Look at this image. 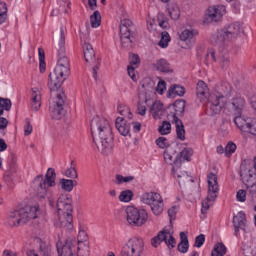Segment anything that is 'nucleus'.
I'll return each mask as SVG.
<instances>
[{
    "label": "nucleus",
    "instance_id": "1",
    "mask_svg": "<svg viewBox=\"0 0 256 256\" xmlns=\"http://www.w3.org/2000/svg\"><path fill=\"white\" fill-rule=\"evenodd\" d=\"M67 28L61 26L56 39L58 41L57 48V65L53 72L49 74L48 87L50 91H56L55 97L52 98L50 102V115L52 119H63V115H65V101L67 97L65 96V92L61 90V85L65 83V80L69 77L70 68H69V60L65 56V33Z\"/></svg>",
    "mask_w": 256,
    "mask_h": 256
},
{
    "label": "nucleus",
    "instance_id": "2",
    "mask_svg": "<svg viewBox=\"0 0 256 256\" xmlns=\"http://www.w3.org/2000/svg\"><path fill=\"white\" fill-rule=\"evenodd\" d=\"M92 139L102 155H109L113 151V130L109 121L96 116L91 124Z\"/></svg>",
    "mask_w": 256,
    "mask_h": 256
},
{
    "label": "nucleus",
    "instance_id": "3",
    "mask_svg": "<svg viewBox=\"0 0 256 256\" xmlns=\"http://www.w3.org/2000/svg\"><path fill=\"white\" fill-rule=\"evenodd\" d=\"M53 207H56L58 211L57 227L73 231V198L71 194H61Z\"/></svg>",
    "mask_w": 256,
    "mask_h": 256
},
{
    "label": "nucleus",
    "instance_id": "4",
    "mask_svg": "<svg viewBox=\"0 0 256 256\" xmlns=\"http://www.w3.org/2000/svg\"><path fill=\"white\" fill-rule=\"evenodd\" d=\"M231 106L234 117V123L244 133L246 131H252L256 133V118L245 117L243 115V109H245V98L241 96H236L231 100ZM251 127L252 130H251Z\"/></svg>",
    "mask_w": 256,
    "mask_h": 256
},
{
    "label": "nucleus",
    "instance_id": "5",
    "mask_svg": "<svg viewBox=\"0 0 256 256\" xmlns=\"http://www.w3.org/2000/svg\"><path fill=\"white\" fill-rule=\"evenodd\" d=\"M56 178L57 174L55 173V169L49 168L45 178H43V175H38L34 179V184L38 187L37 196L39 199H48L50 207H55V198H53V194L49 188L55 187Z\"/></svg>",
    "mask_w": 256,
    "mask_h": 256
},
{
    "label": "nucleus",
    "instance_id": "6",
    "mask_svg": "<svg viewBox=\"0 0 256 256\" xmlns=\"http://www.w3.org/2000/svg\"><path fill=\"white\" fill-rule=\"evenodd\" d=\"M37 206H25L20 209L10 210L7 213L5 223L8 227L26 225L32 219H37Z\"/></svg>",
    "mask_w": 256,
    "mask_h": 256
},
{
    "label": "nucleus",
    "instance_id": "7",
    "mask_svg": "<svg viewBox=\"0 0 256 256\" xmlns=\"http://www.w3.org/2000/svg\"><path fill=\"white\" fill-rule=\"evenodd\" d=\"M240 34L241 25L239 23H234L215 32L211 37V43L212 45H217V47H224L227 43L235 41Z\"/></svg>",
    "mask_w": 256,
    "mask_h": 256
},
{
    "label": "nucleus",
    "instance_id": "8",
    "mask_svg": "<svg viewBox=\"0 0 256 256\" xmlns=\"http://www.w3.org/2000/svg\"><path fill=\"white\" fill-rule=\"evenodd\" d=\"M229 95H231V85L227 83L221 85L218 94H212L208 99V113L219 115L221 109L225 107Z\"/></svg>",
    "mask_w": 256,
    "mask_h": 256
},
{
    "label": "nucleus",
    "instance_id": "9",
    "mask_svg": "<svg viewBox=\"0 0 256 256\" xmlns=\"http://www.w3.org/2000/svg\"><path fill=\"white\" fill-rule=\"evenodd\" d=\"M177 146L175 148H168L164 151V161L169 163L172 167V175L177 173V169L181 167V163L184 161H191V157L193 156L192 148H184L180 153L177 154Z\"/></svg>",
    "mask_w": 256,
    "mask_h": 256
},
{
    "label": "nucleus",
    "instance_id": "10",
    "mask_svg": "<svg viewBox=\"0 0 256 256\" xmlns=\"http://www.w3.org/2000/svg\"><path fill=\"white\" fill-rule=\"evenodd\" d=\"M172 109L173 112L168 114L167 119L175 124L177 139L185 141V126L183 125V121L179 119L185 113V101L176 100L172 105Z\"/></svg>",
    "mask_w": 256,
    "mask_h": 256
},
{
    "label": "nucleus",
    "instance_id": "11",
    "mask_svg": "<svg viewBox=\"0 0 256 256\" xmlns=\"http://www.w3.org/2000/svg\"><path fill=\"white\" fill-rule=\"evenodd\" d=\"M120 41L124 49H131L135 41V26L124 12L120 20Z\"/></svg>",
    "mask_w": 256,
    "mask_h": 256
},
{
    "label": "nucleus",
    "instance_id": "12",
    "mask_svg": "<svg viewBox=\"0 0 256 256\" xmlns=\"http://www.w3.org/2000/svg\"><path fill=\"white\" fill-rule=\"evenodd\" d=\"M208 178V195L204 201H202L201 213L202 215H206L207 211L213 203H215V199H217V193H219V184L217 183V176L214 173H210L207 176Z\"/></svg>",
    "mask_w": 256,
    "mask_h": 256
},
{
    "label": "nucleus",
    "instance_id": "13",
    "mask_svg": "<svg viewBox=\"0 0 256 256\" xmlns=\"http://www.w3.org/2000/svg\"><path fill=\"white\" fill-rule=\"evenodd\" d=\"M140 201L145 205H149L152 213L155 215H161L165 204L163 203V197L157 192H145L141 195Z\"/></svg>",
    "mask_w": 256,
    "mask_h": 256
},
{
    "label": "nucleus",
    "instance_id": "14",
    "mask_svg": "<svg viewBox=\"0 0 256 256\" xmlns=\"http://www.w3.org/2000/svg\"><path fill=\"white\" fill-rule=\"evenodd\" d=\"M126 221L132 227H143L147 223V211L137 209L135 206H128L125 209Z\"/></svg>",
    "mask_w": 256,
    "mask_h": 256
},
{
    "label": "nucleus",
    "instance_id": "15",
    "mask_svg": "<svg viewBox=\"0 0 256 256\" xmlns=\"http://www.w3.org/2000/svg\"><path fill=\"white\" fill-rule=\"evenodd\" d=\"M145 249V242L141 238H131L122 247L120 256H141Z\"/></svg>",
    "mask_w": 256,
    "mask_h": 256
},
{
    "label": "nucleus",
    "instance_id": "16",
    "mask_svg": "<svg viewBox=\"0 0 256 256\" xmlns=\"http://www.w3.org/2000/svg\"><path fill=\"white\" fill-rule=\"evenodd\" d=\"M163 241L168 249H175V245H177V241L173 237V234L167 229L160 231L157 236L152 238L151 243L153 247H159Z\"/></svg>",
    "mask_w": 256,
    "mask_h": 256
},
{
    "label": "nucleus",
    "instance_id": "17",
    "mask_svg": "<svg viewBox=\"0 0 256 256\" xmlns=\"http://www.w3.org/2000/svg\"><path fill=\"white\" fill-rule=\"evenodd\" d=\"M206 59L208 61H213L214 63H219L222 69H229V65H231V58L229 57V54L219 53L217 55L213 48L208 49Z\"/></svg>",
    "mask_w": 256,
    "mask_h": 256
},
{
    "label": "nucleus",
    "instance_id": "18",
    "mask_svg": "<svg viewBox=\"0 0 256 256\" xmlns=\"http://www.w3.org/2000/svg\"><path fill=\"white\" fill-rule=\"evenodd\" d=\"M223 15H225V6H210L207 9L205 20L207 21V23H217L220 19L223 18Z\"/></svg>",
    "mask_w": 256,
    "mask_h": 256
},
{
    "label": "nucleus",
    "instance_id": "19",
    "mask_svg": "<svg viewBox=\"0 0 256 256\" xmlns=\"http://www.w3.org/2000/svg\"><path fill=\"white\" fill-rule=\"evenodd\" d=\"M233 225L234 235L235 237H239V229L245 231V227H247V218L243 211L238 212V214L233 217Z\"/></svg>",
    "mask_w": 256,
    "mask_h": 256
},
{
    "label": "nucleus",
    "instance_id": "20",
    "mask_svg": "<svg viewBox=\"0 0 256 256\" xmlns=\"http://www.w3.org/2000/svg\"><path fill=\"white\" fill-rule=\"evenodd\" d=\"M155 95V84H143L142 89L139 92V99L140 101H144V103H147L149 99H151L152 96Z\"/></svg>",
    "mask_w": 256,
    "mask_h": 256
},
{
    "label": "nucleus",
    "instance_id": "21",
    "mask_svg": "<svg viewBox=\"0 0 256 256\" xmlns=\"http://www.w3.org/2000/svg\"><path fill=\"white\" fill-rule=\"evenodd\" d=\"M30 107L32 111L41 109V90L32 88Z\"/></svg>",
    "mask_w": 256,
    "mask_h": 256
},
{
    "label": "nucleus",
    "instance_id": "22",
    "mask_svg": "<svg viewBox=\"0 0 256 256\" xmlns=\"http://www.w3.org/2000/svg\"><path fill=\"white\" fill-rule=\"evenodd\" d=\"M116 129L119 131L120 135H123V137H127L131 131V127L129 124H127V121L123 117L116 118Z\"/></svg>",
    "mask_w": 256,
    "mask_h": 256
},
{
    "label": "nucleus",
    "instance_id": "23",
    "mask_svg": "<svg viewBox=\"0 0 256 256\" xmlns=\"http://www.w3.org/2000/svg\"><path fill=\"white\" fill-rule=\"evenodd\" d=\"M75 245H77L75 240H66L65 245L61 248L60 256H75Z\"/></svg>",
    "mask_w": 256,
    "mask_h": 256
},
{
    "label": "nucleus",
    "instance_id": "24",
    "mask_svg": "<svg viewBox=\"0 0 256 256\" xmlns=\"http://www.w3.org/2000/svg\"><path fill=\"white\" fill-rule=\"evenodd\" d=\"M256 173L253 172V170L249 169L248 171H241L240 172V176L242 178L243 183H245V185L247 187H253V185H255V177Z\"/></svg>",
    "mask_w": 256,
    "mask_h": 256
},
{
    "label": "nucleus",
    "instance_id": "25",
    "mask_svg": "<svg viewBox=\"0 0 256 256\" xmlns=\"http://www.w3.org/2000/svg\"><path fill=\"white\" fill-rule=\"evenodd\" d=\"M154 69H156V71H160V73H172L173 70H171V65L169 64V62L166 59H159L156 62H154L153 64Z\"/></svg>",
    "mask_w": 256,
    "mask_h": 256
},
{
    "label": "nucleus",
    "instance_id": "26",
    "mask_svg": "<svg viewBox=\"0 0 256 256\" xmlns=\"http://www.w3.org/2000/svg\"><path fill=\"white\" fill-rule=\"evenodd\" d=\"M82 47L86 63H93L95 61V50L93 46L85 42Z\"/></svg>",
    "mask_w": 256,
    "mask_h": 256
},
{
    "label": "nucleus",
    "instance_id": "27",
    "mask_svg": "<svg viewBox=\"0 0 256 256\" xmlns=\"http://www.w3.org/2000/svg\"><path fill=\"white\" fill-rule=\"evenodd\" d=\"M198 32L193 29H185L180 33V39L181 41H184L188 45H191V43H194V38L197 36Z\"/></svg>",
    "mask_w": 256,
    "mask_h": 256
},
{
    "label": "nucleus",
    "instance_id": "28",
    "mask_svg": "<svg viewBox=\"0 0 256 256\" xmlns=\"http://www.w3.org/2000/svg\"><path fill=\"white\" fill-rule=\"evenodd\" d=\"M150 113H152V117H154V119H161L164 113L163 103L160 101L154 102L150 108Z\"/></svg>",
    "mask_w": 256,
    "mask_h": 256
},
{
    "label": "nucleus",
    "instance_id": "29",
    "mask_svg": "<svg viewBox=\"0 0 256 256\" xmlns=\"http://www.w3.org/2000/svg\"><path fill=\"white\" fill-rule=\"evenodd\" d=\"M17 173V168L12 167L5 171L4 173V181L8 187H13V179H15V175Z\"/></svg>",
    "mask_w": 256,
    "mask_h": 256
},
{
    "label": "nucleus",
    "instance_id": "30",
    "mask_svg": "<svg viewBox=\"0 0 256 256\" xmlns=\"http://www.w3.org/2000/svg\"><path fill=\"white\" fill-rule=\"evenodd\" d=\"M175 95L183 97L185 95V88L177 84L172 85L167 92V97H175Z\"/></svg>",
    "mask_w": 256,
    "mask_h": 256
},
{
    "label": "nucleus",
    "instance_id": "31",
    "mask_svg": "<svg viewBox=\"0 0 256 256\" xmlns=\"http://www.w3.org/2000/svg\"><path fill=\"white\" fill-rule=\"evenodd\" d=\"M180 243L178 244V251L180 253H187L189 251V239L185 232H180Z\"/></svg>",
    "mask_w": 256,
    "mask_h": 256
},
{
    "label": "nucleus",
    "instance_id": "32",
    "mask_svg": "<svg viewBox=\"0 0 256 256\" xmlns=\"http://www.w3.org/2000/svg\"><path fill=\"white\" fill-rule=\"evenodd\" d=\"M208 88L207 84L203 80L198 81L197 86H196V95L200 99H203V97H207L208 93Z\"/></svg>",
    "mask_w": 256,
    "mask_h": 256
},
{
    "label": "nucleus",
    "instance_id": "33",
    "mask_svg": "<svg viewBox=\"0 0 256 256\" xmlns=\"http://www.w3.org/2000/svg\"><path fill=\"white\" fill-rule=\"evenodd\" d=\"M74 181L71 179H65L62 178L59 181V185L63 191H66L67 193H71L73 191V187H75V184H73Z\"/></svg>",
    "mask_w": 256,
    "mask_h": 256
},
{
    "label": "nucleus",
    "instance_id": "34",
    "mask_svg": "<svg viewBox=\"0 0 256 256\" xmlns=\"http://www.w3.org/2000/svg\"><path fill=\"white\" fill-rule=\"evenodd\" d=\"M90 23L93 29H97L101 25V13L99 11H94V13L90 16Z\"/></svg>",
    "mask_w": 256,
    "mask_h": 256
},
{
    "label": "nucleus",
    "instance_id": "35",
    "mask_svg": "<svg viewBox=\"0 0 256 256\" xmlns=\"http://www.w3.org/2000/svg\"><path fill=\"white\" fill-rule=\"evenodd\" d=\"M171 41V36H169V32L164 31L161 33V39L158 42L159 47L162 49H167L169 47V42Z\"/></svg>",
    "mask_w": 256,
    "mask_h": 256
},
{
    "label": "nucleus",
    "instance_id": "36",
    "mask_svg": "<svg viewBox=\"0 0 256 256\" xmlns=\"http://www.w3.org/2000/svg\"><path fill=\"white\" fill-rule=\"evenodd\" d=\"M179 185H186V183H193V178L187 172H180L177 174Z\"/></svg>",
    "mask_w": 256,
    "mask_h": 256
},
{
    "label": "nucleus",
    "instance_id": "37",
    "mask_svg": "<svg viewBox=\"0 0 256 256\" xmlns=\"http://www.w3.org/2000/svg\"><path fill=\"white\" fill-rule=\"evenodd\" d=\"M168 15L173 21H177L179 17H181V11L179 10V6L172 5L168 8Z\"/></svg>",
    "mask_w": 256,
    "mask_h": 256
},
{
    "label": "nucleus",
    "instance_id": "38",
    "mask_svg": "<svg viewBox=\"0 0 256 256\" xmlns=\"http://www.w3.org/2000/svg\"><path fill=\"white\" fill-rule=\"evenodd\" d=\"M227 254V247L225 244L218 243L215 245L214 250L212 251V256H225Z\"/></svg>",
    "mask_w": 256,
    "mask_h": 256
},
{
    "label": "nucleus",
    "instance_id": "39",
    "mask_svg": "<svg viewBox=\"0 0 256 256\" xmlns=\"http://www.w3.org/2000/svg\"><path fill=\"white\" fill-rule=\"evenodd\" d=\"M157 23L162 29H169V20L165 17L164 13H158Z\"/></svg>",
    "mask_w": 256,
    "mask_h": 256
},
{
    "label": "nucleus",
    "instance_id": "40",
    "mask_svg": "<svg viewBox=\"0 0 256 256\" xmlns=\"http://www.w3.org/2000/svg\"><path fill=\"white\" fill-rule=\"evenodd\" d=\"M156 145H158L160 149H175V147H171V143H169V140L165 137L156 139Z\"/></svg>",
    "mask_w": 256,
    "mask_h": 256
},
{
    "label": "nucleus",
    "instance_id": "41",
    "mask_svg": "<svg viewBox=\"0 0 256 256\" xmlns=\"http://www.w3.org/2000/svg\"><path fill=\"white\" fill-rule=\"evenodd\" d=\"M158 131L160 135H169V133H171V122L163 121L162 125L159 126Z\"/></svg>",
    "mask_w": 256,
    "mask_h": 256
},
{
    "label": "nucleus",
    "instance_id": "42",
    "mask_svg": "<svg viewBox=\"0 0 256 256\" xmlns=\"http://www.w3.org/2000/svg\"><path fill=\"white\" fill-rule=\"evenodd\" d=\"M131 199H133V191L131 190L122 191L119 195V201H122L123 203H129Z\"/></svg>",
    "mask_w": 256,
    "mask_h": 256
},
{
    "label": "nucleus",
    "instance_id": "43",
    "mask_svg": "<svg viewBox=\"0 0 256 256\" xmlns=\"http://www.w3.org/2000/svg\"><path fill=\"white\" fill-rule=\"evenodd\" d=\"M235 151H237V145L233 142H229L225 147L226 157H231Z\"/></svg>",
    "mask_w": 256,
    "mask_h": 256
},
{
    "label": "nucleus",
    "instance_id": "44",
    "mask_svg": "<svg viewBox=\"0 0 256 256\" xmlns=\"http://www.w3.org/2000/svg\"><path fill=\"white\" fill-rule=\"evenodd\" d=\"M130 67H139L141 60L139 59V55L131 53L129 56Z\"/></svg>",
    "mask_w": 256,
    "mask_h": 256
},
{
    "label": "nucleus",
    "instance_id": "45",
    "mask_svg": "<svg viewBox=\"0 0 256 256\" xmlns=\"http://www.w3.org/2000/svg\"><path fill=\"white\" fill-rule=\"evenodd\" d=\"M0 107L5 111H11V99L0 97Z\"/></svg>",
    "mask_w": 256,
    "mask_h": 256
},
{
    "label": "nucleus",
    "instance_id": "46",
    "mask_svg": "<svg viewBox=\"0 0 256 256\" xmlns=\"http://www.w3.org/2000/svg\"><path fill=\"white\" fill-rule=\"evenodd\" d=\"M39 256H51V249L45 243L40 244Z\"/></svg>",
    "mask_w": 256,
    "mask_h": 256
},
{
    "label": "nucleus",
    "instance_id": "47",
    "mask_svg": "<svg viewBox=\"0 0 256 256\" xmlns=\"http://www.w3.org/2000/svg\"><path fill=\"white\" fill-rule=\"evenodd\" d=\"M31 133H33V125H31V120L26 119L24 125V135L25 137H28V135H31Z\"/></svg>",
    "mask_w": 256,
    "mask_h": 256
},
{
    "label": "nucleus",
    "instance_id": "48",
    "mask_svg": "<svg viewBox=\"0 0 256 256\" xmlns=\"http://www.w3.org/2000/svg\"><path fill=\"white\" fill-rule=\"evenodd\" d=\"M178 211H179V207L177 206H172L170 209H168V216L170 218V223L171 221H175Z\"/></svg>",
    "mask_w": 256,
    "mask_h": 256
},
{
    "label": "nucleus",
    "instance_id": "49",
    "mask_svg": "<svg viewBox=\"0 0 256 256\" xmlns=\"http://www.w3.org/2000/svg\"><path fill=\"white\" fill-rule=\"evenodd\" d=\"M65 176L68 177L69 179H77V177H79V175H77V170L73 167L68 168L65 171Z\"/></svg>",
    "mask_w": 256,
    "mask_h": 256
},
{
    "label": "nucleus",
    "instance_id": "50",
    "mask_svg": "<svg viewBox=\"0 0 256 256\" xmlns=\"http://www.w3.org/2000/svg\"><path fill=\"white\" fill-rule=\"evenodd\" d=\"M165 89H167V84L165 83L164 80H160L158 82L157 87L155 88V91H157L159 95H163V92L165 91Z\"/></svg>",
    "mask_w": 256,
    "mask_h": 256
},
{
    "label": "nucleus",
    "instance_id": "51",
    "mask_svg": "<svg viewBox=\"0 0 256 256\" xmlns=\"http://www.w3.org/2000/svg\"><path fill=\"white\" fill-rule=\"evenodd\" d=\"M204 243H205V236L203 234H200L195 238L194 247H198V248L203 247Z\"/></svg>",
    "mask_w": 256,
    "mask_h": 256
},
{
    "label": "nucleus",
    "instance_id": "52",
    "mask_svg": "<svg viewBox=\"0 0 256 256\" xmlns=\"http://www.w3.org/2000/svg\"><path fill=\"white\" fill-rule=\"evenodd\" d=\"M141 101H143V100L139 99L137 111H138V115H141L142 117H144V115L147 113V107L142 105Z\"/></svg>",
    "mask_w": 256,
    "mask_h": 256
},
{
    "label": "nucleus",
    "instance_id": "53",
    "mask_svg": "<svg viewBox=\"0 0 256 256\" xmlns=\"http://www.w3.org/2000/svg\"><path fill=\"white\" fill-rule=\"evenodd\" d=\"M237 200L240 201L241 203H244V201H246L247 199V192H245V190H239L237 192Z\"/></svg>",
    "mask_w": 256,
    "mask_h": 256
},
{
    "label": "nucleus",
    "instance_id": "54",
    "mask_svg": "<svg viewBox=\"0 0 256 256\" xmlns=\"http://www.w3.org/2000/svg\"><path fill=\"white\" fill-rule=\"evenodd\" d=\"M135 69H137L135 66H128L127 68L128 75L131 77L132 81H137V76H135Z\"/></svg>",
    "mask_w": 256,
    "mask_h": 256
},
{
    "label": "nucleus",
    "instance_id": "55",
    "mask_svg": "<svg viewBox=\"0 0 256 256\" xmlns=\"http://www.w3.org/2000/svg\"><path fill=\"white\" fill-rule=\"evenodd\" d=\"M129 107L125 106V105H119L118 106V113H120V115H122V117H126V115L129 113Z\"/></svg>",
    "mask_w": 256,
    "mask_h": 256
},
{
    "label": "nucleus",
    "instance_id": "56",
    "mask_svg": "<svg viewBox=\"0 0 256 256\" xmlns=\"http://www.w3.org/2000/svg\"><path fill=\"white\" fill-rule=\"evenodd\" d=\"M9 168H13L17 169V156H15V154H11L10 155V161H9Z\"/></svg>",
    "mask_w": 256,
    "mask_h": 256
},
{
    "label": "nucleus",
    "instance_id": "57",
    "mask_svg": "<svg viewBox=\"0 0 256 256\" xmlns=\"http://www.w3.org/2000/svg\"><path fill=\"white\" fill-rule=\"evenodd\" d=\"M83 241H87V232L80 230L78 233V243H83Z\"/></svg>",
    "mask_w": 256,
    "mask_h": 256
},
{
    "label": "nucleus",
    "instance_id": "58",
    "mask_svg": "<svg viewBox=\"0 0 256 256\" xmlns=\"http://www.w3.org/2000/svg\"><path fill=\"white\" fill-rule=\"evenodd\" d=\"M0 14L7 15V3L0 2Z\"/></svg>",
    "mask_w": 256,
    "mask_h": 256
},
{
    "label": "nucleus",
    "instance_id": "59",
    "mask_svg": "<svg viewBox=\"0 0 256 256\" xmlns=\"http://www.w3.org/2000/svg\"><path fill=\"white\" fill-rule=\"evenodd\" d=\"M8 124H9V121H7L6 118L0 117V129H7Z\"/></svg>",
    "mask_w": 256,
    "mask_h": 256
},
{
    "label": "nucleus",
    "instance_id": "60",
    "mask_svg": "<svg viewBox=\"0 0 256 256\" xmlns=\"http://www.w3.org/2000/svg\"><path fill=\"white\" fill-rule=\"evenodd\" d=\"M101 65V60L98 58V65L93 67V77L97 81V72L99 71V66Z\"/></svg>",
    "mask_w": 256,
    "mask_h": 256
},
{
    "label": "nucleus",
    "instance_id": "61",
    "mask_svg": "<svg viewBox=\"0 0 256 256\" xmlns=\"http://www.w3.org/2000/svg\"><path fill=\"white\" fill-rule=\"evenodd\" d=\"M132 127L134 133H139L141 131V123L140 122H132Z\"/></svg>",
    "mask_w": 256,
    "mask_h": 256
},
{
    "label": "nucleus",
    "instance_id": "62",
    "mask_svg": "<svg viewBox=\"0 0 256 256\" xmlns=\"http://www.w3.org/2000/svg\"><path fill=\"white\" fill-rule=\"evenodd\" d=\"M78 256H89V247L86 246L84 251L78 247Z\"/></svg>",
    "mask_w": 256,
    "mask_h": 256
},
{
    "label": "nucleus",
    "instance_id": "63",
    "mask_svg": "<svg viewBox=\"0 0 256 256\" xmlns=\"http://www.w3.org/2000/svg\"><path fill=\"white\" fill-rule=\"evenodd\" d=\"M88 5L91 11H95L97 9V0H88Z\"/></svg>",
    "mask_w": 256,
    "mask_h": 256
},
{
    "label": "nucleus",
    "instance_id": "64",
    "mask_svg": "<svg viewBox=\"0 0 256 256\" xmlns=\"http://www.w3.org/2000/svg\"><path fill=\"white\" fill-rule=\"evenodd\" d=\"M115 183H116V185H121V183H124V176L117 174Z\"/></svg>",
    "mask_w": 256,
    "mask_h": 256
}]
</instances>
